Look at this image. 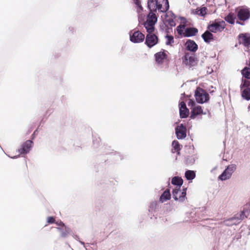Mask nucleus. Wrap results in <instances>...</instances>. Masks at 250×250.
Returning <instances> with one entry per match:
<instances>
[{"label": "nucleus", "mask_w": 250, "mask_h": 250, "mask_svg": "<svg viewBox=\"0 0 250 250\" xmlns=\"http://www.w3.org/2000/svg\"><path fill=\"white\" fill-rule=\"evenodd\" d=\"M147 7L149 10L166 12L169 8L168 0H148Z\"/></svg>", "instance_id": "f257e3e1"}, {"label": "nucleus", "mask_w": 250, "mask_h": 250, "mask_svg": "<svg viewBox=\"0 0 250 250\" xmlns=\"http://www.w3.org/2000/svg\"><path fill=\"white\" fill-rule=\"evenodd\" d=\"M188 106L191 109L190 118L194 119L198 115L206 114V112H203L201 106L199 105L195 106L194 101L190 99L188 102Z\"/></svg>", "instance_id": "f03ea898"}, {"label": "nucleus", "mask_w": 250, "mask_h": 250, "mask_svg": "<svg viewBox=\"0 0 250 250\" xmlns=\"http://www.w3.org/2000/svg\"><path fill=\"white\" fill-rule=\"evenodd\" d=\"M236 166L234 164H231L227 167L223 172L219 176L218 179L221 181H225L229 179L232 173L236 170Z\"/></svg>", "instance_id": "7ed1b4c3"}, {"label": "nucleus", "mask_w": 250, "mask_h": 250, "mask_svg": "<svg viewBox=\"0 0 250 250\" xmlns=\"http://www.w3.org/2000/svg\"><path fill=\"white\" fill-rule=\"evenodd\" d=\"M183 62L189 68H190L197 64V60L194 54L186 53L183 59Z\"/></svg>", "instance_id": "20e7f679"}, {"label": "nucleus", "mask_w": 250, "mask_h": 250, "mask_svg": "<svg viewBox=\"0 0 250 250\" xmlns=\"http://www.w3.org/2000/svg\"><path fill=\"white\" fill-rule=\"evenodd\" d=\"M173 197L175 200H178L180 202H183L186 196V188H183L182 190L180 188H175L172 191Z\"/></svg>", "instance_id": "39448f33"}, {"label": "nucleus", "mask_w": 250, "mask_h": 250, "mask_svg": "<svg viewBox=\"0 0 250 250\" xmlns=\"http://www.w3.org/2000/svg\"><path fill=\"white\" fill-rule=\"evenodd\" d=\"M226 23L223 21H216L210 24L208 26V29L211 32L216 33L221 32L225 28Z\"/></svg>", "instance_id": "423d86ee"}, {"label": "nucleus", "mask_w": 250, "mask_h": 250, "mask_svg": "<svg viewBox=\"0 0 250 250\" xmlns=\"http://www.w3.org/2000/svg\"><path fill=\"white\" fill-rule=\"evenodd\" d=\"M130 40L134 43H140L145 39V35L139 31H131L129 33Z\"/></svg>", "instance_id": "0eeeda50"}, {"label": "nucleus", "mask_w": 250, "mask_h": 250, "mask_svg": "<svg viewBox=\"0 0 250 250\" xmlns=\"http://www.w3.org/2000/svg\"><path fill=\"white\" fill-rule=\"evenodd\" d=\"M158 41L157 36L152 33H148L146 36L145 43L148 47L151 48L156 45Z\"/></svg>", "instance_id": "6e6552de"}, {"label": "nucleus", "mask_w": 250, "mask_h": 250, "mask_svg": "<svg viewBox=\"0 0 250 250\" xmlns=\"http://www.w3.org/2000/svg\"><path fill=\"white\" fill-rule=\"evenodd\" d=\"M243 218L242 213L237 214L235 216L229 218L224 221V223L226 226H230L233 225H237L239 224L240 220Z\"/></svg>", "instance_id": "1a4fd4ad"}, {"label": "nucleus", "mask_w": 250, "mask_h": 250, "mask_svg": "<svg viewBox=\"0 0 250 250\" xmlns=\"http://www.w3.org/2000/svg\"><path fill=\"white\" fill-rule=\"evenodd\" d=\"M237 16L240 20L246 21L250 17V10L248 8H241L238 12Z\"/></svg>", "instance_id": "9d476101"}, {"label": "nucleus", "mask_w": 250, "mask_h": 250, "mask_svg": "<svg viewBox=\"0 0 250 250\" xmlns=\"http://www.w3.org/2000/svg\"><path fill=\"white\" fill-rule=\"evenodd\" d=\"M33 142L32 141L27 140L22 144L21 148L18 149L20 154H27L31 150L32 147Z\"/></svg>", "instance_id": "9b49d317"}, {"label": "nucleus", "mask_w": 250, "mask_h": 250, "mask_svg": "<svg viewBox=\"0 0 250 250\" xmlns=\"http://www.w3.org/2000/svg\"><path fill=\"white\" fill-rule=\"evenodd\" d=\"M175 133L178 139H183L186 137V129L183 124L177 126Z\"/></svg>", "instance_id": "f8f14e48"}, {"label": "nucleus", "mask_w": 250, "mask_h": 250, "mask_svg": "<svg viewBox=\"0 0 250 250\" xmlns=\"http://www.w3.org/2000/svg\"><path fill=\"white\" fill-rule=\"evenodd\" d=\"M179 106L180 117L182 118H187L189 114V110L187 108L186 104L184 102H181Z\"/></svg>", "instance_id": "ddd939ff"}, {"label": "nucleus", "mask_w": 250, "mask_h": 250, "mask_svg": "<svg viewBox=\"0 0 250 250\" xmlns=\"http://www.w3.org/2000/svg\"><path fill=\"white\" fill-rule=\"evenodd\" d=\"M186 48L192 52H195L198 49V45L192 40H188L186 42Z\"/></svg>", "instance_id": "4468645a"}, {"label": "nucleus", "mask_w": 250, "mask_h": 250, "mask_svg": "<svg viewBox=\"0 0 250 250\" xmlns=\"http://www.w3.org/2000/svg\"><path fill=\"white\" fill-rule=\"evenodd\" d=\"M239 37L241 40L240 42L245 46H248L250 44V35L248 34H241Z\"/></svg>", "instance_id": "2eb2a0df"}, {"label": "nucleus", "mask_w": 250, "mask_h": 250, "mask_svg": "<svg viewBox=\"0 0 250 250\" xmlns=\"http://www.w3.org/2000/svg\"><path fill=\"white\" fill-rule=\"evenodd\" d=\"M198 29L194 27H188L185 29L184 37H189L195 36L198 33Z\"/></svg>", "instance_id": "dca6fc26"}, {"label": "nucleus", "mask_w": 250, "mask_h": 250, "mask_svg": "<svg viewBox=\"0 0 250 250\" xmlns=\"http://www.w3.org/2000/svg\"><path fill=\"white\" fill-rule=\"evenodd\" d=\"M250 83L248 80L243 81L241 85L242 94H250V88L249 87Z\"/></svg>", "instance_id": "f3484780"}, {"label": "nucleus", "mask_w": 250, "mask_h": 250, "mask_svg": "<svg viewBox=\"0 0 250 250\" xmlns=\"http://www.w3.org/2000/svg\"><path fill=\"white\" fill-rule=\"evenodd\" d=\"M167 55L165 51H160L155 55V60L157 62L162 63L163 61L166 58Z\"/></svg>", "instance_id": "a211bd4d"}, {"label": "nucleus", "mask_w": 250, "mask_h": 250, "mask_svg": "<svg viewBox=\"0 0 250 250\" xmlns=\"http://www.w3.org/2000/svg\"><path fill=\"white\" fill-rule=\"evenodd\" d=\"M196 101L199 104H203L208 101L209 95H194Z\"/></svg>", "instance_id": "6ab92c4d"}, {"label": "nucleus", "mask_w": 250, "mask_h": 250, "mask_svg": "<svg viewBox=\"0 0 250 250\" xmlns=\"http://www.w3.org/2000/svg\"><path fill=\"white\" fill-rule=\"evenodd\" d=\"M172 148L171 149V151L172 153L177 152L178 154H180V150H181L182 146L180 145L179 142L174 140L172 142Z\"/></svg>", "instance_id": "aec40b11"}, {"label": "nucleus", "mask_w": 250, "mask_h": 250, "mask_svg": "<svg viewBox=\"0 0 250 250\" xmlns=\"http://www.w3.org/2000/svg\"><path fill=\"white\" fill-rule=\"evenodd\" d=\"M155 11L149 10V13L147 16L146 21L152 22V23H156L157 21V17L155 14Z\"/></svg>", "instance_id": "412c9836"}, {"label": "nucleus", "mask_w": 250, "mask_h": 250, "mask_svg": "<svg viewBox=\"0 0 250 250\" xmlns=\"http://www.w3.org/2000/svg\"><path fill=\"white\" fill-rule=\"evenodd\" d=\"M183 179L181 177L178 176H175L173 177L171 180L172 184L176 186L175 188H178V187L179 188H180L181 186L183 184Z\"/></svg>", "instance_id": "4be33fe9"}, {"label": "nucleus", "mask_w": 250, "mask_h": 250, "mask_svg": "<svg viewBox=\"0 0 250 250\" xmlns=\"http://www.w3.org/2000/svg\"><path fill=\"white\" fill-rule=\"evenodd\" d=\"M152 22L151 21H146L144 23V26L148 33H152L154 30L155 23H152Z\"/></svg>", "instance_id": "5701e85b"}, {"label": "nucleus", "mask_w": 250, "mask_h": 250, "mask_svg": "<svg viewBox=\"0 0 250 250\" xmlns=\"http://www.w3.org/2000/svg\"><path fill=\"white\" fill-rule=\"evenodd\" d=\"M213 35L208 31H206L202 35V37L206 42H209L213 39Z\"/></svg>", "instance_id": "b1692460"}, {"label": "nucleus", "mask_w": 250, "mask_h": 250, "mask_svg": "<svg viewBox=\"0 0 250 250\" xmlns=\"http://www.w3.org/2000/svg\"><path fill=\"white\" fill-rule=\"evenodd\" d=\"M170 198V194L169 189L165 190L161 195L160 198V200L162 203H163Z\"/></svg>", "instance_id": "393cba45"}, {"label": "nucleus", "mask_w": 250, "mask_h": 250, "mask_svg": "<svg viewBox=\"0 0 250 250\" xmlns=\"http://www.w3.org/2000/svg\"><path fill=\"white\" fill-rule=\"evenodd\" d=\"M185 175L188 180L191 181L195 178L196 173L193 170H188L186 171Z\"/></svg>", "instance_id": "a878e982"}, {"label": "nucleus", "mask_w": 250, "mask_h": 250, "mask_svg": "<svg viewBox=\"0 0 250 250\" xmlns=\"http://www.w3.org/2000/svg\"><path fill=\"white\" fill-rule=\"evenodd\" d=\"M61 233L62 237L65 238L70 233L71 230L69 228L64 227L63 228H57Z\"/></svg>", "instance_id": "bb28decb"}, {"label": "nucleus", "mask_w": 250, "mask_h": 250, "mask_svg": "<svg viewBox=\"0 0 250 250\" xmlns=\"http://www.w3.org/2000/svg\"><path fill=\"white\" fill-rule=\"evenodd\" d=\"M207 8L205 7H203L200 9H196L195 13L201 16H204L207 13Z\"/></svg>", "instance_id": "cd10ccee"}, {"label": "nucleus", "mask_w": 250, "mask_h": 250, "mask_svg": "<svg viewBox=\"0 0 250 250\" xmlns=\"http://www.w3.org/2000/svg\"><path fill=\"white\" fill-rule=\"evenodd\" d=\"M186 28V26L185 25L180 24L179 25H178L177 27L176 30H177V33L179 35H183L184 36V33H185Z\"/></svg>", "instance_id": "c85d7f7f"}, {"label": "nucleus", "mask_w": 250, "mask_h": 250, "mask_svg": "<svg viewBox=\"0 0 250 250\" xmlns=\"http://www.w3.org/2000/svg\"><path fill=\"white\" fill-rule=\"evenodd\" d=\"M242 74L244 77L246 78L250 79V67H245L242 71Z\"/></svg>", "instance_id": "c756f323"}, {"label": "nucleus", "mask_w": 250, "mask_h": 250, "mask_svg": "<svg viewBox=\"0 0 250 250\" xmlns=\"http://www.w3.org/2000/svg\"><path fill=\"white\" fill-rule=\"evenodd\" d=\"M225 20L227 22L232 24H234L235 22L233 16L230 14H229L227 16H226L225 18Z\"/></svg>", "instance_id": "7c9ffc66"}, {"label": "nucleus", "mask_w": 250, "mask_h": 250, "mask_svg": "<svg viewBox=\"0 0 250 250\" xmlns=\"http://www.w3.org/2000/svg\"><path fill=\"white\" fill-rule=\"evenodd\" d=\"M195 161V157L194 156H188L186 159V163L188 165H192Z\"/></svg>", "instance_id": "2f4dec72"}, {"label": "nucleus", "mask_w": 250, "mask_h": 250, "mask_svg": "<svg viewBox=\"0 0 250 250\" xmlns=\"http://www.w3.org/2000/svg\"><path fill=\"white\" fill-rule=\"evenodd\" d=\"M133 2L134 4L136 6V8L137 9V12H140L143 10V7L141 4V1L140 0H133Z\"/></svg>", "instance_id": "473e14b6"}, {"label": "nucleus", "mask_w": 250, "mask_h": 250, "mask_svg": "<svg viewBox=\"0 0 250 250\" xmlns=\"http://www.w3.org/2000/svg\"><path fill=\"white\" fill-rule=\"evenodd\" d=\"M166 38L167 39L166 42L167 45H171L173 43H174V39L173 36L167 35Z\"/></svg>", "instance_id": "72a5a7b5"}, {"label": "nucleus", "mask_w": 250, "mask_h": 250, "mask_svg": "<svg viewBox=\"0 0 250 250\" xmlns=\"http://www.w3.org/2000/svg\"><path fill=\"white\" fill-rule=\"evenodd\" d=\"M168 23L170 26H175L176 24L175 21L172 19H169L167 20Z\"/></svg>", "instance_id": "f704fd0d"}, {"label": "nucleus", "mask_w": 250, "mask_h": 250, "mask_svg": "<svg viewBox=\"0 0 250 250\" xmlns=\"http://www.w3.org/2000/svg\"><path fill=\"white\" fill-rule=\"evenodd\" d=\"M203 90L200 88L198 87L197 88L196 90L195 91L194 94H202L201 92H203ZM205 94H208L207 92H206Z\"/></svg>", "instance_id": "c9c22d12"}, {"label": "nucleus", "mask_w": 250, "mask_h": 250, "mask_svg": "<svg viewBox=\"0 0 250 250\" xmlns=\"http://www.w3.org/2000/svg\"><path fill=\"white\" fill-rule=\"evenodd\" d=\"M55 222V219L53 217H49L47 218V223H53Z\"/></svg>", "instance_id": "e433bc0d"}, {"label": "nucleus", "mask_w": 250, "mask_h": 250, "mask_svg": "<svg viewBox=\"0 0 250 250\" xmlns=\"http://www.w3.org/2000/svg\"><path fill=\"white\" fill-rule=\"evenodd\" d=\"M56 224L58 225L59 226H60V227H62L61 228H64V227H65L64 225V224L61 222V221H58L57 222H56Z\"/></svg>", "instance_id": "4c0bfd02"}, {"label": "nucleus", "mask_w": 250, "mask_h": 250, "mask_svg": "<svg viewBox=\"0 0 250 250\" xmlns=\"http://www.w3.org/2000/svg\"><path fill=\"white\" fill-rule=\"evenodd\" d=\"M243 99H245L247 101L250 100V95H241Z\"/></svg>", "instance_id": "58836bf2"}, {"label": "nucleus", "mask_w": 250, "mask_h": 250, "mask_svg": "<svg viewBox=\"0 0 250 250\" xmlns=\"http://www.w3.org/2000/svg\"><path fill=\"white\" fill-rule=\"evenodd\" d=\"M236 23L242 25H244V24L243 23L241 22L240 21H236Z\"/></svg>", "instance_id": "ea45409f"}, {"label": "nucleus", "mask_w": 250, "mask_h": 250, "mask_svg": "<svg viewBox=\"0 0 250 250\" xmlns=\"http://www.w3.org/2000/svg\"><path fill=\"white\" fill-rule=\"evenodd\" d=\"M216 169V167H215L214 168H213L211 170V172H213V171L214 170Z\"/></svg>", "instance_id": "a19ab883"}, {"label": "nucleus", "mask_w": 250, "mask_h": 250, "mask_svg": "<svg viewBox=\"0 0 250 250\" xmlns=\"http://www.w3.org/2000/svg\"><path fill=\"white\" fill-rule=\"evenodd\" d=\"M80 243L82 244V245H84V243L82 242V241H80Z\"/></svg>", "instance_id": "79ce46f5"}, {"label": "nucleus", "mask_w": 250, "mask_h": 250, "mask_svg": "<svg viewBox=\"0 0 250 250\" xmlns=\"http://www.w3.org/2000/svg\"><path fill=\"white\" fill-rule=\"evenodd\" d=\"M17 158V156H14V157H12V158H13V159H14V158Z\"/></svg>", "instance_id": "37998d69"}]
</instances>
